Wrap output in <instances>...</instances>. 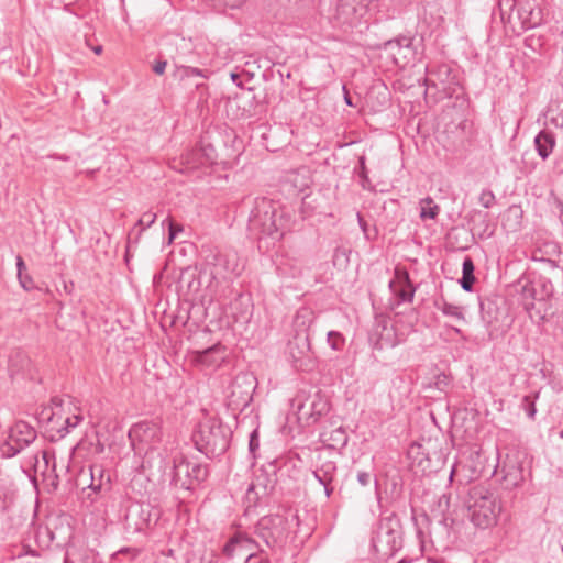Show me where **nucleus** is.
<instances>
[{"instance_id":"0eeeda50","label":"nucleus","mask_w":563,"mask_h":563,"mask_svg":"<svg viewBox=\"0 0 563 563\" xmlns=\"http://www.w3.org/2000/svg\"><path fill=\"white\" fill-rule=\"evenodd\" d=\"M129 440L135 454H146L155 449L162 440V429L156 421H140L129 430Z\"/></svg>"},{"instance_id":"cd10ccee","label":"nucleus","mask_w":563,"mask_h":563,"mask_svg":"<svg viewBox=\"0 0 563 563\" xmlns=\"http://www.w3.org/2000/svg\"><path fill=\"white\" fill-rule=\"evenodd\" d=\"M195 155H200L199 164H216L218 161V153L213 144L203 137L200 141V145L195 150Z\"/></svg>"},{"instance_id":"423d86ee","label":"nucleus","mask_w":563,"mask_h":563,"mask_svg":"<svg viewBox=\"0 0 563 563\" xmlns=\"http://www.w3.org/2000/svg\"><path fill=\"white\" fill-rule=\"evenodd\" d=\"M36 430L25 421H16L8 432V437L0 445V453L3 457H13L30 449H38L36 445Z\"/></svg>"},{"instance_id":"b1692460","label":"nucleus","mask_w":563,"mask_h":563,"mask_svg":"<svg viewBox=\"0 0 563 563\" xmlns=\"http://www.w3.org/2000/svg\"><path fill=\"white\" fill-rule=\"evenodd\" d=\"M517 0H498L497 9L500 20L505 27L510 29L512 32L517 31L516 14H514V10H517Z\"/></svg>"},{"instance_id":"ea45409f","label":"nucleus","mask_w":563,"mask_h":563,"mask_svg":"<svg viewBox=\"0 0 563 563\" xmlns=\"http://www.w3.org/2000/svg\"><path fill=\"white\" fill-rule=\"evenodd\" d=\"M156 218H157L156 213H154L152 211L144 212L136 223L137 227H141L140 233L143 230L150 228L156 221Z\"/></svg>"},{"instance_id":"774afa93","label":"nucleus","mask_w":563,"mask_h":563,"mask_svg":"<svg viewBox=\"0 0 563 563\" xmlns=\"http://www.w3.org/2000/svg\"><path fill=\"white\" fill-rule=\"evenodd\" d=\"M357 218H358V220H360V223H362L363 219H362V217H361V214H360V213L357 214Z\"/></svg>"},{"instance_id":"39448f33","label":"nucleus","mask_w":563,"mask_h":563,"mask_svg":"<svg viewBox=\"0 0 563 563\" xmlns=\"http://www.w3.org/2000/svg\"><path fill=\"white\" fill-rule=\"evenodd\" d=\"M254 539L271 551H277L285 547L289 536V523L282 515L262 517L253 530Z\"/></svg>"},{"instance_id":"20e7f679","label":"nucleus","mask_w":563,"mask_h":563,"mask_svg":"<svg viewBox=\"0 0 563 563\" xmlns=\"http://www.w3.org/2000/svg\"><path fill=\"white\" fill-rule=\"evenodd\" d=\"M372 0H335L329 10L328 19L338 29L347 32L367 22L368 8Z\"/></svg>"},{"instance_id":"4d7b16f0","label":"nucleus","mask_w":563,"mask_h":563,"mask_svg":"<svg viewBox=\"0 0 563 563\" xmlns=\"http://www.w3.org/2000/svg\"><path fill=\"white\" fill-rule=\"evenodd\" d=\"M56 419H59V417H57L56 412H52V416L48 418V421L49 423L54 424Z\"/></svg>"},{"instance_id":"aec40b11","label":"nucleus","mask_w":563,"mask_h":563,"mask_svg":"<svg viewBox=\"0 0 563 563\" xmlns=\"http://www.w3.org/2000/svg\"><path fill=\"white\" fill-rule=\"evenodd\" d=\"M190 466L191 463L183 455L177 454L173 459L172 482L175 486L190 489Z\"/></svg>"},{"instance_id":"37998d69","label":"nucleus","mask_w":563,"mask_h":563,"mask_svg":"<svg viewBox=\"0 0 563 563\" xmlns=\"http://www.w3.org/2000/svg\"><path fill=\"white\" fill-rule=\"evenodd\" d=\"M177 69L181 73V77L201 76L205 77L203 71L196 67L180 66Z\"/></svg>"},{"instance_id":"f3484780","label":"nucleus","mask_w":563,"mask_h":563,"mask_svg":"<svg viewBox=\"0 0 563 563\" xmlns=\"http://www.w3.org/2000/svg\"><path fill=\"white\" fill-rule=\"evenodd\" d=\"M155 519L152 518V511L150 506L139 505L128 510L125 515V523L128 529H132L135 532H143L151 528L155 523Z\"/></svg>"},{"instance_id":"7c9ffc66","label":"nucleus","mask_w":563,"mask_h":563,"mask_svg":"<svg viewBox=\"0 0 563 563\" xmlns=\"http://www.w3.org/2000/svg\"><path fill=\"white\" fill-rule=\"evenodd\" d=\"M14 484L9 478L0 479V509L4 510L14 498Z\"/></svg>"},{"instance_id":"c85d7f7f","label":"nucleus","mask_w":563,"mask_h":563,"mask_svg":"<svg viewBox=\"0 0 563 563\" xmlns=\"http://www.w3.org/2000/svg\"><path fill=\"white\" fill-rule=\"evenodd\" d=\"M397 278L400 284L399 289H395V294L401 301H411L415 295V288L410 282L409 274L407 272H397Z\"/></svg>"},{"instance_id":"bb28decb","label":"nucleus","mask_w":563,"mask_h":563,"mask_svg":"<svg viewBox=\"0 0 563 563\" xmlns=\"http://www.w3.org/2000/svg\"><path fill=\"white\" fill-rule=\"evenodd\" d=\"M506 473L503 477V483L506 488L512 489L518 487L523 482V470L519 464L505 466Z\"/></svg>"},{"instance_id":"8fccbe9b","label":"nucleus","mask_w":563,"mask_h":563,"mask_svg":"<svg viewBox=\"0 0 563 563\" xmlns=\"http://www.w3.org/2000/svg\"><path fill=\"white\" fill-rule=\"evenodd\" d=\"M439 507L442 509V511H445V510L449 509V507H450V495L443 494L439 498Z\"/></svg>"},{"instance_id":"4468645a","label":"nucleus","mask_w":563,"mask_h":563,"mask_svg":"<svg viewBox=\"0 0 563 563\" xmlns=\"http://www.w3.org/2000/svg\"><path fill=\"white\" fill-rule=\"evenodd\" d=\"M238 255L233 252L218 253L211 263L210 276L216 283L229 279L240 274Z\"/></svg>"},{"instance_id":"72a5a7b5","label":"nucleus","mask_w":563,"mask_h":563,"mask_svg":"<svg viewBox=\"0 0 563 563\" xmlns=\"http://www.w3.org/2000/svg\"><path fill=\"white\" fill-rule=\"evenodd\" d=\"M540 397V391H534L530 395L523 396L521 399L520 408L527 413L528 418L531 420L536 419L537 407L536 400Z\"/></svg>"},{"instance_id":"09e8293b","label":"nucleus","mask_w":563,"mask_h":563,"mask_svg":"<svg viewBox=\"0 0 563 563\" xmlns=\"http://www.w3.org/2000/svg\"><path fill=\"white\" fill-rule=\"evenodd\" d=\"M358 164H360V172H358L360 177L364 180H367L368 179L367 178V169H366L364 156L360 157Z\"/></svg>"},{"instance_id":"f8f14e48","label":"nucleus","mask_w":563,"mask_h":563,"mask_svg":"<svg viewBox=\"0 0 563 563\" xmlns=\"http://www.w3.org/2000/svg\"><path fill=\"white\" fill-rule=\"evenodd\" d=\"M543 19L540 0H519L516 11L517 31L521 33L541 24Z\"/></svg>"},{"instance_id":"393cba45","label":"nucleus","mask_w":563,"mask_h":563,"mask_svg":"<svg viewBox=\"0 0 563 563\" xmlns=\"http://www.w3.org/2000/svg\"><path fill=\"white\" fill-rule=\"evenodd\" d=\"M478 476L475 468L463 463H456L450 473V482L457 483L459 486H465Z\"/></svg>"},{"instance_id":"f704fd0d","label":"nucleus","mask_w":563,"mask_h":563,"mask_svg":"<svg viewBox=\"0 0 563 563\" xmlns=\"http://www.w3.org/2000/svg\"><path fill=\"white\" fill-rule=\"evenodd\" d=\"M82 421V416L79 413H75L65 418L64 423L60 428H57V433L60 438L65 437L74 428H76Z\"/></svg>"},{"instance_id":"9b49d317","label":"nucleus","mask_w":563,"mask_h":563,"mask_svg":"<svg viewBox=\"0 0 563 563\" xmlns=\"http://www.w3.org/2000/svg\"><path fill=\"white\" fill-rule=\"evenodd\" d=\"M553 290L552 282L542 275L526 279L521 285V296L525 300H529V302L525 303L526 308L533 307L534 300L543 301L549 299Z\"/></svg>"},{"instance_id":"5701e85b","label":"nucleus","mask_w":563,"mask_h":563,"mask_svg":"<svg viewBox=\"0 0 563 563\" xmlns=\"http://www.w3.org/2000/svg\"><path fill=\"white\" fill-rule=\"evenodd\" d=\"M555 144V135L550 130H542L534 137L536 151L543 161L552 154Z\"/></svg>"},{"instance_id":"338daca9","label":"nucleus","mask_w":563,"mask_h":563,"mask_svg":"<svg viewBox=\"0 0 563 563\" xmlns=\"http://www.w3.org/2000/svg\"><path fill=\"white\" fill-rule=\"evenodd\" d=\"M512 211H517L515 208H509L508 212L511 213Z\"/></svg>"},{"instance_id":"6e6d98bb","label":"nucleus","mask_w":563,"mask_h":563,"mask_svg":"<svg viewBox=\"0 0 563 563\" xmlns=\"http://www.w3.org/2000/svg\"><path fill=\"white\" fill-rule=\"evenodd\" d=\"M386 46L391 51L394 52L396 48L398 51L401 49V44H400V41L396 40V41H389Z\"/></svg>"},{"instance_id":"58836bf2","label":"nucleus","mask_w":563,"mask_h":563,"mask_svg":"<svg viewBox=\"0 0 563 563\" xmlns=\"http://www.w3.org/2000/svg\"><path fill=\"white\" fill-rule=\"evenodd\" d=\"M168 223V242L172 243L177 234L183 231V227L178 223H175L170 217H167L163 220L162 225L164 227Z\"/></svg>"},{"instance_id":"864d4df0","label":"nucleus","mask_w":563,"mask_h":563,"mask_svg":"<svg viewBox=\"0 0 563 563\" xmlns=\"http://www.w3.org/2000/svg\"><path fill=\"white\" fill-rule=\"evenodd\" d=\"M334 482H329L327 484H321L323 487H324V493H325V496L327 498H330L334 492V485H333Z\"/></svg>"},{"instance_id":"bf43d9fd","label":"nucleus","mask_w":563,"mask_h":563,"mask_svg":"<svg viewBox=\"0 0 563 563\" xmlns=\"http://www.w3.org/2000/svg\"><path fill=\"white\" fill-rule=\"evenodd\" d=\"M344 100H345L346 104L352 106L351 97L349 96L347 92H345Z\"/></svg>"},{"instance_id":"6ab92c4d","label":"nucleus","mask_w":563,"mask_h":563,"mask_svg":"<svg viewBox=\"0 0 563 563\" xmlns=\"http://www.w3.org/2000/svg\"><path fill=\"white\" fill-rule=\"evenodd\" d=\"M338 472L336 462L331 459V454L318 453L312 474L320 484L335 482Z\"/></svg>"},{"instance_id":"a18cd8bd","label":"nucleus","mask_w":563,"mask_h":563,"mask_svg":"<svg viewBox=\"0 0 563 563\" xmlns=\"http://www.w3.org/2000/svg\"><path fill=\"white\" fill-rule=\"evenodd\" d=\"M372 481V475L369 472H365V471H362V472H358L357 473V482L362 485V486H368L369 483Z\"/></svg>"},{"instance_id":"6e6552de","label":"nucleus","mask_w":563,"mask_h":563,"mask_svg":"<svg viewBox=\"0 0 563 563\" xmlns=\"http://www.w3.org/2000/svg\"><path fill=\"white\" fill-rule=\"evenodd\" d=\"M255 377L247 373L238 374L232 380L228 393V406L232 410L242 411L253 400Z\"/></svg>"},{"instance_id":"2eb2a0df","label":"nucleus","mask_w":563,"mask_h":563,"mask_svg":"<svg viewBox=\"0 0 563 563\" xmlns=\"http://www.w3.org/2000/svg\"><path fill=\"white\" fill-rule=\"evenodd\" d=\"M291 409L298 415L299 420H306L310 423L316 422L319 417L328 410V405L321 400H308L305 394H298L291 400Z\"/></svg>"},{"instance_id":"79ce46f5","label":"nucleus","mask_w":563,"mask_h":563,"mask_svg":"<svg viewBox=\"0 0 563 563\" xmlns=\"http://www.w3.org/2000/svg\"><path fill=\"white\" fill-rule=\"evenodd\" d=\"M258 448H260V434H258V430L254 429L251 432L250 440H249V451L253 455V457H255V453L258 450Z\"/></svg>"},{"instance_id":"13d9d810","label":"nucleus","mask_w":563,"mask_h":563,"mask_svg":"<svg viewBox=\"0 0 563 563\" xmlns=\"http://www.w3.org/2000/svg\"><path fill=\"white\" fill-rule=\"evenodd\" d=\"M62 402H63V400H62V399H59V398H57V397H55V398H53V399H52V404H53L54 406H56V407L62 406Z\"/></svg>"},{"instance_id":"1a4fd4ad","label":"nucleus","mask_w":563,"mask_h":563,"mask_svg":"<svg viewBox=\"0 0 563 563\" xmlns=\"http://www.w3.org/2000/svg\"><path fill=\"white\" fill-rule=\"evenodd\" d=\"M55 468V463H53L52 467L49 466L48 451L41 448L32 449L21 461V470L34 482L38 474L43 477V481H48L51 473H54Z\"/></svg>"},{"instance_id":"2f4dec72","label":"nucleus","mask_w":563,"mask_h":563,"mask_svg":"<svg viewBox=\"0 0 563 563\" xmlns=\"http://www.w3.org/2000/svg\"><path fill=\"white\" fill-rule=\"evenodd\" d=\"M420 218L421 220L431 219L434 220L440 213V207L437 205L431 197H426L420 200Z\"/></svg>"},{"instance_id":"f03ea898","label":"nucleus","mask_w":563,"mask_h":563,"mask_svg":"<svg viewBox=\"0 0 563 563\" xmlns=\"http://www.w3.org/2000/svg\"><path fill=\"white\" fill-rule=\"evenodd\" d=\"M465 504L470 519L476 527L485 529L496 523L500 505L495 493L487 487H471Z\"/></svg>"},{"instance_id":"473e14b6","label":"nucleus","mask_w":563,"mask_h":563,"mask_svg":"<svg viewBox=\"0 0 563 563\" xmlns=\"http://www.w3.org/2000/svg\"><path fill=\"white\" fill-rule=\"evenodd\" d=\"M434 305L444 316L452 317L456 320H465L462 307L450 303L443 298L437 300Z\"/></svg>"},{"instance_id":"69168bd1","label":"nucleus","mask_w":563,"mask_h":563,"mask_svg":"<svg viewBox=\"0 0 563 563\" xmlns=\"http://www.w3.org/2000/svg\"><path fill=\"white\" fill-rule=\"evenodd\" d=\"M452 329H453L454 332L461 333V330L459 328L453 327Z\"/></svg>"},{"instance_id":"680f3d73","label":"nucleus","mask_w":563,"mask_h":563,"mask_svg":"<svg viewBox=\"0 0 563 563\" xmlns=\"http://www.w3.org/2000/svg\"><path fill=\"white\" fill-rule=\"evenodd\" d=\"M64 563H74V561L69 556H66Z\"/></svg>"},{"instance_id":"f257e3e1","label":"nucleus","mask_w":563,"mask_h":563,"mask_svg":"<svg viewBox=\"0 0 563 563\" xmlns=\"http://www.w3.org/2000/svg\"><path fill=\"white\" fill-rule=\"evenodd\" d=\"M287 223L285 212L279 210L273 200L265 197L255 199L249 218L251 233L260 239L266 235L279 240L288 228Z\"/></svg>"},{"instance_id":"0e129e2a","label":"nucleus","mask_w":563,"mask_h":563,"mask_svg":"<svg viewBox=\"0 0 563 563\" xmlns=\"http://www.w3.org/2000/svg\"><path fill=\"white\" fill-rule=\"evenodd\" d=\"M294 344H295V342H289V349H290V351H291V354H292V355H294V353H292V346H294Z\"/></svg>"},{"instance_id":"c03bdc74","label":"nucleus","mask_w":563,"mask_h":563,"mask_svg":"<svg viewBox=\"0 0 563 563\" xmlns=\"http://www.w3.org/2000/svg\"><path fill=\"white\" fill-rule=\"evenodd\" d=\"M20 285L25 290H31L34 287L32 277L29 274H18Z\"/></svg>"},{"instance_id":"c9c22d12","label":"nucleus","mask_w":563,"mask_h":563,"mask_svg":"<svg viewBox=\"0 0 563 563\" xmlns=\"http://www.w3.org/2000/svg\"><path fill=\"white\" fill-rule=\"evenodd\" d=\"M207 477H208V468L206 465H202L199 463H191V466H190L191 487L195 484H200Z\"/></svg>"},{"instance_id":"4c0bfd02","label":"nucleus","mask_w":563,"mask_h":563,"mask_svg":"<svg viewBox=\"0 0 563 563\" xmlns=\"http://www.w3.org/2000/svg\"><path fill=\"white\" fill-rule=\"evenodd\" d=\"M258 549V552H251L249 553L245 563H271L267 555H264L265 550L263 545L260 544V547H256Z\"/></svg>"},{"instance_id":"7ed1b4c3","label":"nucleus","mask_w":563,"mask_h":563,"mask_svg":"<svg viewBox=\"0 0 563 563\" xmlns=\"http://www.w3.org/2000/svg\"><path fill=\"white\" fill-rule=\"evenodd\" d=\"M196 449L208 457L222 455L230 444V431L217 418L199 422L192 433Z\"/></svg>"},{"instance_id":"5fc2aeb1","label":"nucleus","mask_w":563,"mask_h":563,"mask_svg":"<svg viewBox=\"0 0 563 563\" xmlns=\"http://www.w3.org/2000/svg\"><path fill=\"white\" fill-rule=\"evenodd\" d=\"M122 553H132V556L135 558L140 553V551L134 548H122L114 555L122 554Z\"/></svg>"},{"instance_id":"49530a36","label":"nucleus","mask_w":563,"mask_h":563,"mask_svg":"<svg viewBox=\"0 0 563 563\" xmlns=\"http://www.w3.org/2000/svg\"><path fill=\"white\" fill-rule=\"evenodd\" d=\"M167 62L165 59H158L154 63L152 69L156 75H163L165 73Z\"/></svg>"},{"instance_id":"a878e982","label":"nucleus","mask_w":563,"mask_h":563,"mask_svg":"<svg viewBox=\"0 0 563 563\" xmlns=\"http://www.w3.org/2000/svg\"><path fill=\"white\" fill-rule=\"evenodd\" d=\"M312 321H313L312 312L308 309H301L295 316L294 325H295L297 332H305L306 330L309 329ZM299 340H302L303 345H306L307 347L309 346V343H308L309 338L307 334L303 338H301L300 333H298L295 338V341H299Z\"/></svg>"},{"instance_id":"3c124183","label":"nucleus","mask_w":563,"mask_h":563,"mask_svg":"<svg viewBox=\"0 0 563 563\" xmlns=\"http://www.w3.org/2000/svg\"><path fill=\"white\" fill-rule=\"evenodd\" d=\"M47 485H49L53 489H56L58 486V476L54 473H51V477L48 481H45Z\"/></svg>"},{"instance_id":"a19ab883","label":"nucleus","mask_w":563,"mask_h":563,"mask_svg":"<svg viewBox=\"0 0 563 563\" xmlns=\"http://www.w3.org/2000/svg\"><path fill=\"white\" fill-rule=\"evenodd\" d=\"M478 200L484 208H490L495 203L496 198L492 190L484 189L481 192Z\"/></svg>"},{"instance_id":"c756f323","label":"nucleus","mask_w":563,"mask_h":563,"mask_svg":"<svg viewBox=\"0 0 563 563\" xmlns=\"http://www.w3.org/2000/svg\"><path fill=\"white\" fill-rule=\"evenodd\" d=\"M475 265L470 256H466L462 264V278L460 279L461 287L465 291H472L475 283L474 276Z\"/></svg>"},{"instance_id":"603ef678","label":"nucleus","mask_w":563,"mask_h":563,"mask_svg":"<svg viewBox=\"0 0 563 563\" xmlns=\"http://www.w3.org/2000/svg\"><path fill=\"white\" fill-rule=\"evenodd\" d=\"M16 269H18V274H23L24 271L26 269L25 263H24L22 256H20V255L16 256Z\"/></svg>"},{"instance_id":"e433bc0d","label":"nucleus","mask_w":563,"mask_h":563,"mask_svg":"<svg viewBox=\"0 0 563 563\" xmlns=\"http://www.w3.org/2000/svg\"><path fill=\"white\" fill-rule=\"evenodd\" d=\"M327 342L334 351H341L345 344V339L339 331H329Z\"/></svg>"},{"instance_id":"9d476101","label":"nucleus","mask_w":563,"mask_h":563,"mask_svg":"<svg viewBox=\"0 0 563 563\" xmlns=\"http://www.w3.org/2000/svg\"><path fill=\"white\" fill-rule=\"evenodd\" d=\"M428 77L426 84L441 90L446 97H452L456 92L459 80L453 69L448 64H439L428 68Z\"/></svg>"},{"instance_id":"de8ad7c7","label":"nucleus","mask_w":563,"mask_h":563,"mask_svg":"<svg viewBox=\"0 0 563 563\" xmlns=\"http://www.w3.org/2000/svg\"><path fill=\"white\" fill-rule=\"evenodd\" d=\"M331 439H332V440H335V441H340L343 445H344V444L346 443V441H347V438H346V435H345V432H344L341 428H339V429H336V430H334V431L332 432Z\"/></svg>"},{"instance_id":"4be33fe9","label":"nucleus","mask_w":563,"mask_h":563,"mask_svg":"<svg viewBox=\"0 0 563 563\" xmlns=\"http://www.w3.org/2000/svg\"><path fill=\"white\" fill-rule=\"evenodd\" d=\"M225 360V346L220 343L208 347L197 355V361L205 366H219Z\"/></svg>"},{"instance_id":"dca6fc26","label":"nucleus","mask_w":563,"mask_h":563,"mask_svg":"<svg viewBox=\"0 0 563 563\" xmlns=\"http://www.w3.org/2000/svg\"><path fill=\"white\" fill-rule=\"evenodd\" d=\"M78 481L82 485L87 484L96 493L110 487V475L101 464L90 465L88 470L82 468Z\"/></svg>"},{"instance_id":"a211bd4d","label":"nucleus","mask_w":563,"mask_h":563,"mask_svg":"<svg viewBox=\"0 0 563 563\" xmlns=\"http://www.w3.org/2000/svg\"><path fill=\"white\" fill-rule=\"evenodd\" d=\"M255 547H260V542L246 532H235L223 545L222 553L225 558L232 559L235 554L242 551H251Z\"/></svg>"},{"instance_id":"ddd939ff","label":"nucleus","mask_w":563,"mask_h":563,"mask_svg":"<svg viewBox=\"0 0 563 563\" xmlns=\"http://www.w3.org/2000/svg\"><path fill=\"white\" fill-rule=\"evenodd\" d=\"M377 541L385 544L390 555H394L402 548V529L400 522L395 518L384 519L377 531Z\"/></svg>"},{"instance_id":"412c9836","label":"nucleus","mask_w":563,"mask_h":563,"mask_svg":"<svg viewBox=\"0 0 563 563\" xmlns=\"http://www.w3.org/2000/svg\"><path fill=\"white\" fill-rule=\"evenodd\" d=\"M273 489L274 483L266 475H256L246 490V499L250 504L256 505L260 500L267 497Z\"/></svg>"},{"instance_id":"e2e57ef3","label":"nucleus","mask_w":563,"mask_h":563,"mask_svg":"<svg viewBox=\"0 0 563 563\" xmlns=\"http://www.w3.org/2000/svg\"><path fill=\"white\" fill-rule=\"evenodd\" d=\"M101 51H102V47H101V46H97V47L95 48V53H96V54H100V53H101Z\"/></svg>"},{"instance_id":"052dcab7","label":"nucleus","mask_w":563,"mask_h":563,"mask_svg":"<svg viewBox=\"0 0 563 563\" xmlns=\"http://www.w3.org/2000/svg\"><path fill=\"white\" fill-rule=\"evenodd\" d=\"M231 78H232V80L235 82V81L238 80V78H239V75H238V74L232 73V74H231Z\"/></svg>"}]
</instances>
